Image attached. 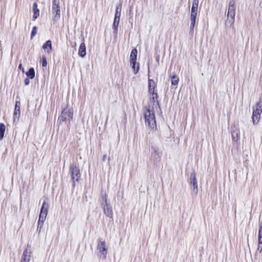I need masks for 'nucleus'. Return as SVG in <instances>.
<instances>
[{
  "instance_id": "8",
  "label": "nucleus",
  "mask_w": 262,
  "mask_h": 262,
  "mask_svg": "<svg viewBox=\"0 0 262 262\" xmlns=\"http://www.w3.org/2000/svg\"><path fill=\"white\" fill-rule=\"evenodd\" d=\"M31 247L28 245L27 247L23 251L21 262H29L31 260Z\"/></svg>"
},
{
  "instance_id": "19",
  "label": "nucleus",
  "mask_w": 262,
  "mask_h": 262,
  "mask_svg": "<svg viewBox=\"0 0 262 262\" xmlns=\"http://www.w3.org/2000/svg\"><path fill=\"white\" fill-rule=\"evenodd\" d=\"M138 51L137 49L134 48L132 49L130 56H129V62L137 61Z\"/></svg>"
},
{
  "instance_id": "11",
  "label": "nucleus",
  "mask_w": 262,
  "mask_h": 262,
  "mask_svg": "<svg viewBox=\"0 0 262 262\" xmlns=\"http://www.w3.org/2000/svg\"><path fill=\"white\" fill-rule=\"evenodd\" d=\"M49 205L45 200L42 204L40 208V214L39 216H40L41 219L42 217L46 218V216L48 213Z\"/></svg>"
},
{
  "instance_id": "33",
  "label": "nucleus",
  "mask_w": 262,
  "mask_h": 262,
  "mask_svg": "<svg viewBox=\"0 0 262 262\" xmlns=\"http://www.w3.org/2000/svg\"><path fill=\"white\" fill-rule=\"evenodd\" d=\"M259 237L262 238V223L259 224L258 237Z\"/></svg>"
},
{
  "instance_id": "7",
  "label": "nucleus",
  "mask_w": 262,
  "mask_h": 262,
  "mask_svg": "<svg viewBox=\"0 0 262 262\" xmlns=\"http://www.w3.org/2000/svg\"><path fill=\"white\" fill-rule=\"evenodd\" d=\"M52 10L53 13H55L54 19L55 20H58L60 17V9L58 1L53 0Z\"/></svg>"
},
{
  "instance_id": "23",
  "label": "nucleus",
  "mask_w": 262,
  "mask_h": 262,
  "mask_svg": "<svg viewBox=\"0 0 262 262\" xmlns=\"http://www.w3.org/2000/svg\"><path fill=\"white\" fill-rule=\"evenodd\" d=\"M120 20L119 19H114V22L113 24V29L114 30L113 33L114 34H117L118 31V28L119 26Z\"/></svg>"
},
{
  "instance_id": "16",
  "label": "nucleus",
  "mask_w": 262,
  "mask_h": 262,
  "mask_svg": "<svg viewBox=\"0 0 262 262\" xmlns=\"http://www.w3.org/2000/svg\"><path fill=\"white\" fill-rule=\"evenodd\" d=\"M78 55L81 57H84L86 55V47L84 41L81 43L79 46Z\"/></svg>"
},
{
  "instance_id": "27",
  "label": "nucleus",
  "mask_w": 262,
  "mask_h": 262,
  "mask_svg": "<svg viewBox=\"0 0 262 262\" xmlns=\"http://www.w3.org/2000/svg\"><path fill=\"white\" fill-rule=\"evenodd\" d=\"M102 200L101 202V207L104 206L105 205L108 204L109 203L107 202V195L106 193H104V195H102Z\"/></svg>"
},
{
  "instance_id": "29",
  "label": "nucleus",
  "mask_w": 262,
  "mask_h": 262,
  "mask_svg": "<svg viewBox=\"0 0 262 262\" xmlns=\"http://www.w3.org/2000/svg\"><path fill=\"white\" fill-rule=\"evenodd\" d=\"M148 93L151 95V97L155 96V98L156 99V100H157V105L159 106V107H160V103H159V101L158 100V94L155 92V90L148 91Z\"/></svg>"
},
{
  "instance_id": "36",
  "label": "nucleus",
  "mask_w": 262,
  "mask_h": 262,
  "mask_svg": "<svg viewBox=\"0 0 262 262\" xmlns=\"http://www.w3.org/2000/svg\"><path fill=\"white\" fill-rule=\"evenodd\" d=\"M30 78H29L28 77H27L24 80V83L26 85H28L30 83V80H29Z\"/></svg>"
},
{
  "instance_id": "21",
  "label": "nucleus",
  "mask_w": 262,
  "mask_h": 262,
  "mask_svg": "<svg viewBox=\"0 0 262 262\" xmlns=\"http://www.w3.org/2000/svg\"><path fill=\"white\" fill-rule=\"evenodd\" d=\"M130 63L132 66V69L134 70V74H137L140 69L139 63H137L136 61L130 62Z\"/></svg>"
},
{
  "instance_id": "34",
  "label": "nucleus",
  "mask_w": 262,
  "mask_h": 262,
  "mask_svg": "<svg viewBox=\"0 0 262 262\" xmlns=\"http://www.w3.org/2000/svg\"><path fill=\"white\" fill-rule=\"evenodd\" d=\"M121 6H122L121 4L117 5L116 8L115 13H119V12H121Z\"/></svg>"
},
{
  "instance_id": "15",
  "label": "nucleus",
  "mask_w": 262,
  "mask_h": 262,
  "mask_svg": "<svg viewBox=\"0 0 262 262\" xmlns=\"http://www.w3.org/2000/svg\"><path fill=\"white\" fill-rule=\"evenodd\" d=\"M42 49L48 53H50L52 50V41L50 40H47L45 43H43Z\"/></svg>"
},
{
  "instance_id": "3",
  "label": "nucleus",
  "mask_w": 262,
  "mask_h": 262,
  "mask_svg": "<svg viewBox=\"0 0 262 262\" xmlns=\"http://www.w3.org/2000/svg\"><path fill=\"white\" fill-rule=\"evenodd\" d=\"M252 122L254 124H256L259 121L260 115L262 113V101L257 102L255 105L252 107Z\"/></svg>"
},
{
  "instance_id": "31",
  "label": "nucleus",
  "mask_w": 262,
  "mask_h": 262,
  "mask_svg": "<svg viewBox=\"0 0 262 262\" xmlns=\"http://www.w3.org/2000/svg\"><path fill=\"white\" fill-rule=\"evenodd\" d=\"M37 27L34 26L31 33V39H32L37 34Z\"/></svg>"
},
{
  "instance_id": "10",
  "label": "nucleus",
  "mask_w": 262,
  "mask_h": 262,
  "mask_svg": "<svg viewBox=\"0 0 262 262\" xmlns=\"http://www.w3.org/2000/svg\"><path fill=\"white\" fill-rule=\"evenodd\" d=\"M20 102L19 101H16L14 111L13 113V119L14 122H17L19 120L20 114Z\"/></svg>"
},
{
  "instance_id": "32",
  "label": "nucleus",
  "mask_w": 262,
  "mask_h": 262,
  "mask_svg": "<svg viewBox=\"0 0 262 262\" xmlns=\"http://www.w3.org/2000/svg\"><path fill=\"white\" fill-rule=\"evenodd\" d=\"M41 62L42 66L43 67L47 66V59H46V57L43 56L42 57L41 60Z\"/></svg>"
},
{
  "instance_id": "26",
  "label": "nucleus",
  "mask_w": 262,
  "mask_h": 262,
  "mask_svg": "<svg viewBox=\"0 0 262 262\" xmlns=\"http://www.w3.org/2000/svg\"><path fill=\"white\" fill-rule=\"evenodd\" d=\"M171 83L173 85H177L178 84L179 78L176 75H173L170 76Z\"/></svg>"
},
{
  "instance_id": "9",
  "label": "nucleus",
  "mask_w": 262,
  "mask_h": 262,
  "mask_svg": "<svg viewBox=\"0 0 262 262\" xmlns=\"http://www.w3.org/2000/svg\"><path fill=\"white\" fill-rule=\"evenodd\" d=\"M189 183H190V184H192L193 185V191H195V193H197L198 182L196 179V174L194 170L190 173Z\"/></svg>"
},
{
  "instance_id": "2",
  "label": "nucleus",
  "mask_w": 262,
  "mask_h": 262,
  "mask_svg": "<svg viewBox=\"0 0 262 262\" xmlns=\"http://www.w3.org/2000/svg\"><path fill=\"white\" fill-rule=\"evenodd\" d=\"M146 112L144 113L145 124L151 128L156 127V122L154 112L150 110V106H145Z\"/></svg>"
},
{
  "instance_id": "5",
  "label": "nucleus",
  "mask_w": 262,
  "mask_h": 262,
  "mask_svg": "<svg viewBox=\"0 0 262 262\" xmlns=\"http://www.w3.org/2000/svg\"><path fill=\"white\" fill-rule=\"evenodd\" d=\"M97 249L98 251L100 257L104 259L106 257L107 253V248L105 241H102L101 238H99Z\"/></svg>"
},
{
  "instance_id": "18",
  "label": "nucleus",
  "mask_w": 262,
  "mask_h": 262,
  "mask_svg": "<svg viewBox=\"0 0 262 262\" xmlns=\"http://www.w3.org/2000/svg\"><path fill=\"white\" fill-rule=\"evenodd\" d=\"M37 6H38L36 3H34L33 4L32 10L34 13L33 15V18L34 20L37 19L39 15V10L38 9Z\"/></svg>"
},
{
  "instance_id": "20",
  "label": "nucleus",
  "mask_w": 262,
  "mask_h": 262,
  "mask_svg": "<svg viewBox=\"0 0 262 262\" xmlns=\"http://www.w3.org/2000/svg\"><path fill=\"white\" fill-rule=\"evenodd\" d=\"M26 75L30 79H33L35 75V70L33 68H29V70L26 72Z\"/></svg>"
},
{
  "instance_id": "1",
  "label": "nucleus",
  "mask_w": 262,
  "mask_h": 262,
  "mask_svg": "<svg viewBox=\"0 0 262 262\" xmlns=\"http://www.w3.org/2000/svg\"><path fill=\"white\" fill-rule=\"evenodd\" d=\"M69 174L71 177V181H72V189H74L75 187L76 183L79 182L81 178V173L79 166L75 162L73 161L70 164L69 167Z\"/></svg>"
},
{
  "instance_id": "40",
  "label": "nucleus",
  "mask_w": 262,
  "mask_h": 262,
  "mask_svg": "<svg viewBox=\"0 0 262 262\" xmlns=\"http://www.w3.org/2000/svg\"><path fill=\"white\" fill-rule=\"evenodd\" d=\"M236 205H235V206H234V211H235V212H236Z\"/></svg>"
},
{
  "instance_id": "6",
  "label": "nucleus",
  "mask_w": 262,
  "mask_h": 262,
  "mask_svg": "<svg viewBox=\"0 0 262 262\" xmlns=\"http://www.w3.org/2000/svg\"><path fill=\"white\" fill-rule=\"evenodd\" d=\"M151 149L152 162L154 165H157L161 160L162 152L160 151L159 147L156 145L151 146Z\"/></svg>"
},
{
  "instance_id": "17",
  "label": "nucleus",
  "mask_w": 262,
  "mask_h": 262,
  "mask_svg": "<svg viewBox=\"0 0 262 262\" xmlns=\"http://www.w3.org/2000/svg\"><path fill=\"white\" fill-rule=\"evenodd\" d=\"M227 18L225 22V26L226 28L231 27L233 26L234 28L233 24L234 23L235 16H229L227 15Z\"/></svg>"
},
{
  "instance_id": "38",
  "label": "nucleus",
  "mask_w": 262,
  "mask_h": 262,
  "mask_svg": "<svg viewBox=\"0 0 262 262\" xmlns=\"http://www.w3.org/2000/svg\"><path fill=\"white\" fill-rule=\"evenodd\" d=\"M150 100L152 101V102L154 103V104H155V103L156 102H157L156 99L155 98V96L151 97Z\"/></svg>"
},
{
  "instance_id": "13",
  "label": "nucleus",
  "mask_w": 262,
  "mask_h": 262,
  "mask_svg": "<svg viewBox=\"0 0 262 262\" xmlns=\"http://www.w3.org/2000/svg\"><path fill=\"white\" fill-rule=\"evenodd\" d=\"M104 213L108 217L113 218V213L112 206L108 204L102 206Z\"/></svg>"
},
{
  "instance_id": "12",
  "label": "nucleus",
  "mask_w": 262,
  "mask_h": 262,
  "mask_svg": "<svg viewBox=\"0 0 262 262\" xmlns=\"http://www.w3.org/2000/svg\"><path fill=\"white\" fill-rule=\"evenodd\" d=\"M235 0H229L227 15L229 16H235Z\"/></svg>"
},
{
  "instance_id": "22",
  "label": "nucleus",
  "mask_w": 262,
  "mask_h": 262,
  "mask_svg": "<svg viewBox=\"0 0 262 262\" xmlns=\"http://www.w3.org/2000/svg\"><path fill=\"white\" fill-rule=\"evenodd\" d=\"M148 91H151L152 90H155L156 87V84L155 82L151 79H148Z\"/></svg>"
},
{
  "instance_id": "35",
  "label": "nucleus",
  "mask_w": 262,
  "mask_h": 262,
  "mask_svg": "<svg viewBox=\"0 0 262 262\" xmlns=\"http://www.w3.org/2000/svg\"><path fill=\"white\" fill-rule=\"evenodd\" d=\"M120 16H121V12H119V13H115L114 19L120 20Z\"/></svg>"
},
{
  "instance_id": "39",
  "label": "nucleus",
  "mask_w": 262,
  "mask_h": 262,
  "mask_svg": "<svg viewBox=\"0 0 262 262\" xmlns=\"http://www.w3.org/2000/svg\"><path fill=\"white\" fill-rule=\"evenodd\" d=\"M18 69H20V70H21L23 73L24 72V69L21 63H20L18 65Z\"/></svg>"
},
{
  "instance_id": "24",
  "label": "nucleus",
  "mask_w": 262,
  "mask_h": 262,
  "mask_svg": "<svg viewBox=\"0 0 262 262\" xmlns=\"http://www.w3.org/2000/svg\"><path fill=\"white\" fill-rule=\"evenodd\" d=\"M6 126L3 123H0V140L3 139L4 136Z\"/></svg>"
},
{
  "instance_id": "25",
  "label": "nucleus",
  "mask_w": 262,
  "mask_h": 262,
  "mask_svg": "<svg viewBox=\"0 0 262 262\" xmlns=\"http://www.w3.org/2000/svg\"><path fill=\"white\" fill-rule=\"evenodd\" d=\"M199 0H193L191 11L198 12Z\"/></svg>"
},
{
  "instance_id": "30",
  "label": "nucleus",
  "mask_w": 262,
  "mask_h": 262,
  "mask_svg": "<svg viewBox=\"0 0 262 262\" xmlns=\"http://www.w3.org/2000/svg\"><path fill=\"white\" fill-rule=\"evenodd\" d=\"M231 136H232V138L233 141H234V142L237 141V140L238 139V133L237 132H235V131L232 132V134H231Z\"/></svg>"
},
{
  "instance_id": "4",
  "label": "nucleus",
  "mask_w": 262,
  "mask_h": 262,
  "mask_svg": "<svg viewBox=\"0 0 262 262\" xmlns=\"http://www.w3.org/2000/svg\"><path fill=\"white\" fill-rule=\"evenodd\" d=\"M73 110L72 109L68 108V107H66L62 110L61 115L58 118V121L60 123L62 122L70 123L71 120L73 119Z\"/></svg>"
},
{
  "instance_id": "37",
  "label": "nucleus",
  "mask_w": 262,
  "mask_h": 262,
  "mask_svg": "<svg viewBox=\"0 0 262 262\" xmlns=\"http://www.w3.org/2000/svg\"><path fill=\"white\" fill-rule=\"evenodd\" d=\"M257 251H259L260 253L262 251V245L258 244Z\"/></svg>"
},
{
  "instance_id": "28",
  "label": "nucleus",
  "mask_w": 262,
  "mask_h": 262,
  "mask_svg": "<svg viewBox=\"0 0 262 262\" xmlns=\"http://www.w3.org/2000/svg\"><path fill=\"white\" fill-rule=\"evenodd\" d=\"M46 220V218L42 217V219H41V216H39V220H38V224H37V230H38L39 228H41V227L43 226V223H44V221H45Z\"/></svg>"
},
{
  "instance_id": "14",
  "label": "nucleus",
  "mask_w": 262,
  "mask_h": 262,
  "mask_svg": "<svg viewBox=\"0 0 262 262\" xmlns=\"http://www.w3.org/2000/svg\"><path fill=\"white\" fill-rule=\"evenodd\" d=\"M198 12L191 11L190 14V32H193L194 27L195 24L196 17Z\"/></svg>"
}]
</instances>
